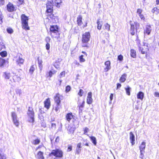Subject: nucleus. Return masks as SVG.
<instances>
[{"label":"nucleus","instance_id":"23","mask_svg":"<svg viewBox=\"0 0 159 159\" xmlns=\"http://www.w3.org/2000/svg\"><path fill=\"white\" fill-rule=\"evenodd\" d=\"M97 29L99 30H101L102 26V21L100 19H98L97 20Z\"/></svg>","mask_w":159,"mask_h":159},{"label":"nucleus","instance_id":"36","mask_svg":"<svg viewBox=\"0 0 159 159\" xmlns=\"http://www.w3.org/2000/svg\"><path fill=\"white\" fill-rule=\"evenodd\" d=\"M152 12L156 14H157L159 13V9L157 7H154L152 9Z\"/></svg>","mask_w":159,"mask_h":159},{"label":"nucleus","instance_id":"2","mask_svg":"<svg viewBox=\"0 0 159 159\" xmlns=\"http://www.w3.org/2000/svg\"><path fill=\"white\" fill-rule=\"evenodd\" d=\"M91 38V34L89 32H85L82 34L81 42L84 47L89 48V42Z\"/></svg>","mask_w":159,"mask_h":159},{"label":"nucleus","instance_id":"41","mask_svg":"<svg viewBox=\"0 0 159 159\" xmlns=\"http://www.w3.org/2000/svg\"><path fill=\"white\" fill-rule=\"evenodd\" d=\"M85 103V101H84L82 102V103L78 106L79 109L80 110H82L84 107Z\"/></svg>","mask_w":159,"mask_h":159},{"label":"nucleus","instance_id":"22","mask_svg":"<svg viewBox=\"0 0 159 159\" xmlns=\"http://www.w3.org/2000/svg\"><path fill=\"white\" fill-rule=\"evenodd\" d=\"M110 25L108 23H107L103 25V30L102 32L103 33L106 31H109L110 30Z\"/></svg>","mask_w":159,"mask_h":159},{"label":"nucleus","instance_id":"52","mask_svg":"<svg viewBox=\"0 0 159 159\" xmlns=\"http://www.w3.org/2000/svg\"><path fill=\"white\" fill-rule=\"evenodd\" d=\"M126 75L125 74H124L122 75L120 78V80H126Z\"/></svg>","mask_w":159,"mask_h":159},{"label":"nucleus","instance_id":"61","mask_svg":"<svg viewBox=\"0 0 159 159\" xmlns=\"http://www.w3.org/2000/svg\"><path fill=\"white\" fill-rule=\"evenodd\" d=\"M80 151H81L80 149H76V153L77 154H79Z\"/></svg>","mask_w":159,"mask_h":159},{"label":"nucleus","instance_id":"12","mask_svg":"<svg viewBox=\"0 0 159 159\" xmlns=\"http://www.w3.org/2000/svg\"><path fill=\"white\" fill-rule=\"evenodd\" d=\"M151 31V25H147L144 29L143 33L144 35H149Z\"/></svg>","mask_w":159,"mask_h":159},{"label":"nucleus","instance_id":"55","mask_svg":"<svg viewBox=\"0 0 159 159\" xmlns=\"http://www.w3.org/2000/svg\"><path fill=\"white\" fill-rule=\"evenodd\" d=\"M50 40L51 39L49 37H47L45 38V41L46 42H47V43H48L49 42H50Z\"/></svg>","mask_w":159,"mask_h":159},{"label":"nucleus","instance_id":"57","mask_svg":"<svg viewBox=\"0 0 159 159\" xmlns=\"http://www.w3.org/2000/svg\"><path fill=\"white\" fill-rule=\"evenodd\" d=\"M154 95L155 97L159 98V92H156L154 93Z\"/></svg>","mask_w":159,"mask_h":159},{"label":"nucleus","instance_id":"29","mask_svg":"<svg viewBox=\"0 0 159 159\" xmlns=\"http://www.w3.org/2000/svg\"><path fill=\"white\" fill-rule=\"evenodd\" d=\"M52 2L57 7H59L61 2V0H52Z\"/></svg>","mask_w":159,"mask_h":159},{"label":"nucleus","instance_id":"17","mask_svg":"<svg viewBox=\"0 0 159 159\" xmlns=\"http://www.w3.org/2000/svg\"><path fill=\"white\" fill-rule=\"evenodd\" d=\"M74 116L71 112L66 114V118L67 121L70 122L71 120L74 119Z\"/></svg>","mask_w":159,"mask_h":159},{"label":"nucleus","instance_id":"62","mask_svg":"<svg viewBox=\"0 0 159 159\" xmlns=\"http://www.w3.org/2000/svg\"><path fill=\"white\" fill-rule=\"evenodd\" d=\"M0 156L1 157V159H6V157L4 155H2L1 154H0Z\"/></svg>","mask_w":159,"mask_h":159},{"label":"nucleus","instance_id":"10","mask_svg":"<svg viewBox=\"0 0 159 159\" xmlns=\"http://www.w3.org/2000/svg\"><path fill=\"white\" fill-rule=\"evenodd\" d=\"M11 116L14 124L16 127H18L20 123L19 120L17 119V115L15 112H12L11 113Z\"/></svg>","mask_w":159,"mask_h":159},{"label":"nucleus","instance_id":"32","mask_svg":"<svg viewBox=\"0 0 159 159\" xmlns=\"http://www.w3.org/2000/svg\"><path fill=\"white\" fill-rule=\"evenodd\" d=\"M36 68V65H33L30 67L29 69L30 72L32 74L33 73L34 71L35 70V68Z\"/></svg>","mask_w":159,"mask_h":159},{"label":"nucleus","instance_id":"7","mask_svg":"<svg viewBox=\"0 0 159 159\" xmlns=\"http://www.w3.org/2000/svg\"><path fill=\"white\" fill-rule=\"evenodd\" d=\"M140 27L139 24L137 22H135L134 24H130V27L129 30L130 34L132 35H134L137 33V30Z\"/></svg>","mask_w":159,"mask_h":159},{"label":"nucleus","instance_id":"21","mask_svg":"<svg viewBox=\"0 0 159 159\" xmlns=\"http://www.w3.org/2000/svg\"><path fill=\"white\" fill-rule=\"evenodd\" d=\"M36 157L37 159H44L43 153L41 151H39L37 153Z\"/></svg>","mask_w":159,"mask_h":159},{"label":"nucleus","instance_id":"30","mask_svg":"<svg viewBox=\"0 0 159 159\" xmlns=\"http://www.w3.org/2000/svg\"><path fill=\"white\" fill-rule=\"evenodd\" d=\"M6 62V60L0 57V67H3L5 65Z\"/></svg>","mask_w":159,"mask_h":159},{"label":"nucleus","instance_id":"59","mask_svg":"<svg viewBox=\"0 0 159 159\" xmlns=\"http://www.w3.org/2000/svg\"><path fill=\"white\" fill-rule=\"evenodd\" d=\"M113 93H111L110 94V99L111 101L113 99Z\"/></svg>","mask_w":159,"mask_h":159},{"label":"nucleus","instance_id":"5","mask_svg":"<svg viewBox=\"0 0 159 159\" xmlns=\"http://www.w3.org/2000/svg\"><path fill=\"white\" fill-rule=\"evenodd\" d=\"M28 117V121L30 123H33L34 121V112L32 107H29L27 112Z\"/></svg>","mask_w":159,"mask_h":159},{"label":"nucleus","instance_id":"40","mask_svg":"<svg viewBox=\"0 0 159 159\" xmlns=\"http://www.w3.org/2000/svg\"><path fill=\"white\" fill-rule=\"evenodd\" d=\"M84 56L83 55H81L79 57V59L80 62H84L85 60L84 58H83Z\"/></svg>","mask_w":159,"mask_h":159},{"label":"nucleus","instance_id":"54","mask_svg":"<svg viewBox=\"0 0 159 159\" xmlns=\"http://www.w3.org/2000/svg\"><path fill=\"white\" fill-rule=\"evenodd\" d=\"M145 152H140V153L139 156V157L141 159H143L144 157V155L143 153Z\"/></svg>","mask_w":159,"mask_h":159},{"label":"nucleus","instance_id":"35","mask_svg":"<svg viewBox=\"0 0 159 159\" xmlns=\"http://www.w3.org/2000/svg\"><path fill=\"white\" fill-rule=\"evenodd\" d=\"M7 52L6 51H4L0 52V55L2 57H4L7 56Z\"/></svg>","mask_w":159,"mask_h":159},{"label":"nucleus","instance_id":"27","mask_svg":"<svg viewBox=\"0 0 159 159\" xmlns=\"http://www.w3.org/2000/svg\"><path fill=\"white\" fill-rule=\"evenodd\" d=\"M24 61V60L20 56L19 57V58L16 61V62L17 64L20 65L23 64Z\"/></svg>","mask_w":159,"mask_h":159},{"label":"nucleus","instance_id":"14","mask_svg":"<svg viewBox=\"0 0 159 159\" xmlns=\"http://www.w3.org/2000/svg\"><path fill=\"white\" fill-rule=\"evenodd\" d=\"M92 93L91 92H89L88 93V96L86 99V102L88 104H91L93 102V99L92 98Z\"/></svg>","mask_w":159,"mask_h":159},{"label":"nucleus","instance_id":"31","mask_svg":"<svg viewBox=\"0 0 159 159\" xmlns=\"http://www.w3.org/2000/svg\"><path fill=\"white\" fill-rule=\"evenodd\" d=\"M130 55L131 56L134 58L136 57V53L135 50L134 49H131L130 50Z\"/></svg>","mask_w":159,"mask_h":159},{"label":"nucleus","instance_id":"64","mask_svg":"<svg viewBox=\"0 0 159 159\" xmlns=\"http://www.w3.org/2000/svg\"><path fill=\"white\" fill-rule=\"evenodd\" d=\"M60 140V138L59 136L57 137L56 139H55V142L58 143L59 142Z\"/></svg>","mask_w":159,"mask_h":159},{"label":"nucleus","instance_id":"11","mask_svg":"<svg viewBox=\"0 0 159 159\" xmlns=\"http://www.w3.org/2000/svg\"><path fill=\"white\" fill-rule=\"evenodd\" d=\"M6 7L7 11L9 12H12L16 10L14 5L10 2L7 5Z\"/></svg>","mask_w":159,"mask_h":159},{"label":"nucleus","instance_id":"39","mask_svg":"<svg viewBox=\"0 0 159 159\" xmlns=\"http://www.w3.org/2000/svg\"><path fill=\"white\" fill-rule=\"evenodd\" d=\"M130 88L129 86H127V87L125 88L126 93L129 96L130 95Z\"/></svg>","mask_w":159,"mask_h":159},{"label":"nucleus","instance_id":"6","mask_svg":"<svg viewBox=\"0 0 159 159\" xmlns=\"http://www.w3.org/2000/svg\"><path fill=\"white\" fill-rule=\"evenodd\" d=\"M48 156L50 157L54 156L57 158H61L63 157V153L61 149L56 148L54 150H52V151L49 154Z\"/></svg>","mask_w":159,"mask_h":159},{"label":"nucleus","instance_id":"47","mask_svg":"<svg viewBox=\"0 0 159 159\" xmlns=\"http://www.w3.org/2000/svg\"><path fill=\"white\" fill-rule=\"evenodd\" d=\"M123 56L120 54L118 56L117 60L120 61H122L123 60Z\"/></svg>","mask_w":159,"mask_h":159},{"label":"nucleus","instance_id":"19","mask_svg":"<svg viewBox=\"0 0 159 159\" xmlns=\"http://www.w3.org/2000/svg\"><path fill=\"white\" fill-rule=\"evenodd\" d=\"M129 139L132 145H133L135 144V137L133 133L130 132L129 133Z\"/></svg>","mask_w":159,"mask_h":159},{"label":"nucleus","instance_id":"51","mask_svg":"<svg viewBox=\"0 0 159 159\" xmlns=\"http://www.w3.org/2000/svg\"><path fill=\"white\" fill-rule=\"evenodd\" d=\"M3 16L2 13L0 10V21L1 22H2V20L3 19Z\"/></svg>","mask_w":159,"mask_h":159},{"label":"nucleus","instance_id":"15","mask_svg":"<svg viewBox=\"0 0 159 159\" xmlns=\"http://www.w3.org/2000/svg\"><path fill=\"white\" fill-rule=\"evenodd\" d=\"M44 107L48 110L51 106V102L49 98H47L44 102Z\"/></svg>","mask_w":159,"mask_h":159},{"label":"nucleus","instance_id":"24","mask_svg":"<svg viewBox=\"0 0 159 159\" xmlns=\"http://www.w3.org/2000/svg\"><path fill=\"white\" fill-rule=\"evenodd\" d=\"M144 97V93L142 92L139 91L137 94V98L141 100H143Z\"/></svg>","mask_w":159,"mask_h":159},{"label":"nucleus","instance_id":"58","mask_svg":"<svg viewBox=\"0 0 159 159\" xmlns=\"http://www.w3.org/2000/svg\"><path fill=\"white\" fill-rule=\"evenodd\" d=\"M77 147L78 149H80L81 147V143H79L77 144Z\"/></svg>","mask_w":159,"mask_h":159},{"label":"nucleus","instance_id":"8","mask_svg":"<svg viewBox=\"0 0 159 159\" xmlns=\"http://www.w3.org/2000/svg\"><path fill=\"white\" fill-rule=\"evenodd\" d=\"M149 47L147 44L146 45L144 44L142 47H139V50L142 54H145V57L146 58L149 56Z\"/></svg>","mask_w":159,"mask_h":159},{"label":"nucleus","instance_id":"50","mask_svg":"<svg viewBox=\"0 0 159 159\" xmlns=\"http://www.w3.org/2000/svg\"><path fill=\"white\" fill-rule=\"evenodd\" d=\"M72 146L71 145H68L67 149V151L69 152L72 151Z\"/></svg>","mask_w":159,"mask_h":159},{"label":"nucleus","instance_id":"20","mask_svg":"<svg viewBox=\"0 0 159 159\" xmlns=\"http://www.w3.org/2000/svg\"><path fill=\"white\" fill-rule=\"evenodd\" d=\"M143 10L140 8L137 9V12L140 18L141 19L143 20H144L145 18L143 15L142 14Z\"/></svg>","mask_w":159,"mask_h":159},{"label":"nucleus","instance_id":"45","mask_svg":"<svg viewBox=\"0 0 159 159\" xmlns=\"http://www.w3.org/2000/svg\"><path fill=\"white\" fill-rule=\"evenodd\" d=\"M7 31L8 33L11 34L13 32V29L10 27L8 28L7 29Z\"/></svg>","mask_w":159,"mask_h":159},{"label":"nucleus","instance_id":"16","mask_svg":"<svg viewBox=\"0 0 159 159\" xmlns=\"http://www.w3.org/2000/svg\"><path fill=\"white\" fill-rule=\"evenodd\" d=\"M50 33L59 30V26L57 25H51L50 28Z\"/></svg>","mask_w":159,"mask_h":159},{"label":"nucleus","instance_id":"1","mask_svg":"<svg viewBox=\"0 0 159 159\" xmlns=\"http://www.w3.org/2000/svg\"><path fill=\"white\" fill-rule=\"evenodd\" d=\"M46 12L48 14L47 16L50 18L53 23H57L58 21V16H55L53 14V9L52 3L50 1H48L46 4Z\"/></svg>","mask_w":159,"mask_h":159},{"label":"nucleus","instance_id":"9","mask_svg":"<svg viewBox=\"0 0 159 159\" xmlns=\"http://www.w3.org/2000/svg\"><path fill=\"white\" fill-rule=\"evenodd\" d=\"M82 16L81 15H79L77 18V22L78 25L81 28H84L86 27L87 25V21H85L83 23L82 21Z\"/></svg>","mask_w":159,"mask_h":159},{"label":"nucleus","instance_id":"25","mask_svg":"<svg viewBox=\"0 0 159 159\" xmlns=\"http://www.w3.org/2000/svg\"><path fill=\"white\" fill-rule=\"evenodd\" d=\"M146 147V143L144 142H142L139 146L140 152H144V150Z\"/></svg>","mask_w":159,"mask_h":159},{"label":"nucleus","instance_id":"48","mask_svg":"<svg viewBox=\"0 0 159 159\" xmlns=\"http://www.w3.org/2000/svg\"><path fill=\"white\" fill-rule=\"evenodd\" d=\"M17 3L19 5H22L24 3V0H18Z\"/></svg>","mask_w":159,"mask_h":159},{"label":"nucleus","instance_id":"63","mask_svg":"<svg viewBox=\"0 0 159 159\" xmlns=\"http://www.w3.org/2000/svg\"><path fill=\"white\" fill-rule=\"evenodd\" d=\"M121 87V84L120 83H117V84L116 89H118Z\"/></svg>","mask_w":159,"mask_h":159},{"label":"nucleus","instance_id":"53","mask_svg":"<svg viewBox=\"0 0 159 159\" xmlns=\"http://www.w3.org/2000/svg\"><path fill=\"white\" fill-rule=\"evenodd\" d=\"M51 128L52 129H56V124L55 123H51Z\"/></svg>","mask_w":159,"mask_h":159},{"label":"nucleus","instance_id":"34","mask_svg":"<svg viewBox=\"0 0 159 159\" xmlns=\"http://www.w3.org/2000/svg\"><path fill=\"white\" fill-rule=\"evenodd\" d=\"M89 138L92 141V143L95 145H96L97 144V140L96 138L94 136H90Z\"/></svg>","mask_w":159,"mask_h":159},{"label":"nucleus","instance_id":"26","mask_svg":"<svg viewBox=\"0 0 159 159\" xmlns=\"http://www.w3.org/2000/svg\"><path fill=\"white\" fill-rule=\"evenodd\" d=\"M75 128L73 126H68L67 131L69 134H73L75 131Z\"/></svg>","mask_w":159,"mask_h":159},{"label":"nucleus","instance_id":"43","mask_svg":"<svg viewBox=\"0 0 159 159\" xmlns=\"http://www.w3.org/2000/svg\"><path fill=\"white\" fill-rule=\"evenodd\" d=\"M84 93V91L82 89H80L79 92L78 93V94L80 96L82 97L83 96V94Z\"/></svg>","mask_w":159,"mask_h":159},{"label":"nucleus","instance_id":"18","mask_svg":"<svg viewBox=\"0 0 159 159\" xmlns=\"http://www.w3.org/2000/svg\"><path fill=\"white\" fill-rule=\"evenodd\" d=\"M106 67L104 68V70L106 72L108 71L111 68V62L109 61H106L104 63Z\"/></svg>","mask_w":159,"mask_h":159},{"label":"nucleus","instance_id":"28","mask_svg":"<svg viewBox=\"0 0 159 159\" xmlns=\"http://www.w3.org/2000/svg\"><path fill=\"white\" fill-rule=\"evenodd\" d=\"M3 76L5 79H9L10 78L11 75L10 73L7 72H5L3 73Z\"/></svg>","mask_w":159,"mask_h":159},{"label":"nucleus","instance_id":"13","mask_svg":"<svg viewBox=\"0 0 159 159\" xmlns=\"http://www.w3.org/2000/svg\"><path fill=\"white\" fill-rule=\"evenodd\" d=\"M50 35L52 38L57 39L60 38V33L59 30L50 33Z\"/></svg>","mask_w":159,"mask_h":159},{"label":"nucleus","instance_id":"49","mask_svg":"<svg viewBox=\"0 0 159 159\" xmlns=\"http://www.w3.org/2000/svg\"><path fill=\"white\" fill-rule=\"evenodd\" d=\"M71 89V87L69 85H67L66 87L65 91L67 93L70 91Z\"/></svg>","mask_w":159,"mask_h":159},{"label":"nucleus","instance_id":"33","mask_svg":"<svg viewBox=\"0 0 159 159\" xmlns=\"http://www.w3.org/2000/svg\"><path fill=\"white\" fill-rule=\"evenodd\" d=\"M60 61H60L59 59L55 61L54 65L55 68L57 69L60 67Z\"/></svg>","mask_w":159,"mask_h":159},{"label":"nucleus","instance_id":"38","mask_svg":"<svg viewBox=\"0 0 159 159\" xmlns=\"http://www.w3.org/2000/svg\"><path fill=\"white\" fill-rule=\"evenodd\" d=\"M57 71L56 70H53V71L50 70L48 72V76L50 77H51L52 76V75L55 74Z\"/></svg>","mask_w":159,"mask_h":159},{"label":"nucleus","instance_id":"46","mask_svg":"<svg viewBox=\"0 0 159 159\" xmlns=\"http://www.w3.org/2000/svg\"><path fill=\"white\" fill-rule=\"evenodd\" d=\"M5 48L6 47L3 43H0V52L2 50L5 49Z\"/></svg>","mask_w":159,"mask_h":159},{"label":"nucleus","instance_id":"37","mask_svg":"<svg viewBox=\"0 0 159 159\" xmlns=\"http://www.w3.org/2000/svg\"><path fill=\"white\" fill-rule=\"evenodd\" d=\"M40 142V139H39L37 138L33 140L32 143L34 145H36L39 144Z\"/></svg>","mask_w":159,"mask_h":159},{"label":"nucleus","instance_id":"60","mask_svg":"<svg viewBox=\"0 0 159 159\" xmlns=\"http://www.w3.org/2000/svg\"><path fill=\"white\" fill-rule=\"evenodd\" d=\"M42 147H43V145H39V146H38L36 148V150H38V149H40L41 148H42Z\"/></svg>","mask_w":159,"mask_h":159},{"label":"nucleus","instance_id":"4","mask_svg":"<svg viewBox=\"0 0 159 159\" xmlns=\"http://www.w3.org/2000/svg\"><path fill=\"white\" fill-rule=\"evenodd\" d=\"M21 20L22 28L23 29L26 30H29L30 28L28 25V17L26 16L24 14H22L21 16Z\"/></svg>","mask_w":159,"mask_h":159},{"label":"nucleus","instance_id":"56","mask_svg":"<svg viewBox=\"0 0 159 159\" xmlns=\"http://www.w3.org/2000/svg\"><path fill=\"white\" fill-rule=\"evenodd\" d=\"M50 48V44L48 43H47L46 45V49L47 50H48Z\"/></svg>","mask_w":159,"mask_h":159},{"label":"nucleus","instance_id":"44","mask_svg":"<svg viewBox=\"0 0 159 159\" xmlns=\"http://www.w3.org/2000/svg\"><path fill=\"white\" fill-rule=\"evenodd\" d=\"M84 130V134L87 135H88V134H87V133L88 132V131H89V129L87 127H85L83 129Z\"/></svg>","mask_w":159,"mask_h":159},{"label":"nucleus","instance_id":"42","mask_svg":"<svg viewBox=\"0 0 159 159\" xmlns=\"http://www.w3.org/2000/svg\"><path fill=\"white\" fill-rule=\"evenodd\" d=\"M66 74V72L65 71H62L59 75V78H62L65 76Z\"/></svg>","mask_w":159,"mask_h":159},{"label":"nucleus","instance_id":"3","mask_svg":"<svg viewBox=\"0 0 159 159\" xmlns=\"http://www.w3.org/2000/svg\"><path fill=\"white\" fill-rule=\"evenodd\" d=\"M63 96L61 95L59 93H57L56 94L54 97V100L55 103L56 104V107H55V110L57 111L61 107V100L62 98H63Z\"/></svg>","mask_w":159,"mask_h":159}]
</instances>
